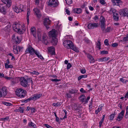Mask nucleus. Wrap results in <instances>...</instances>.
Returning a JSON list of instances; mask_svg holds the SVG:
<instances>
[{
	"label": "nucleus",
	"mask_w": 128,
	"mask_h": 128,
	"mask_svg": "<svg viewBox=\"0 0 128 128\" xmlns=\"http://www.w3.org/2000/svg\"><path fill=\"white\" fill-rule=\"evenodd\" d=\"M14 30L18 33L20 34L22 33V26L20 24L17 23L13 25Z\"/></svg>",
	"instance_id": "obj_2"
},
{
	"label": "nucleus",
	"mask_w": 128,
	"mask_h": 128,
	"mask_svg": "<svg viewBox=\"0 0 128 128\" xmlns=\"http://www.w3.org/2000/svg\"><path fill=\"white\" fill-rule=\"evenodd\" d=\"M112 2L114 5L118 6H119L122 2L121 0H112Z\"/></svg>",
	"instance_id": "obj_19"
},
{
	"label": "nucleus",
	"mask_w": 128,
	"mask_h": 128,
	"mask_svg": "<svg viewBox=\"0 0 128 128\" xmlns=\"http://www.w3.org/2000/svg\"><path fill=\"white\" fill-rule=\"evenodd\" d=\"M2 2L6 4V6L9 8L11 5L12 2L11 0H1Z\"/></svg>",
	"instance_id": "obj_17"
},
{
	"label": "nucleus",
	"mask_w": 128,
	"mask_h": 128,
	"mask_svg": "<svg viewBox=\"0 0 128 128\" xmlns=\"http://www.w3.org/2000/svg\"><path fill=\"white\" fill-rule=\"evenodd\" d=\"M26 92V90H24L22 88H18L16 91V95L18 96L21 98H24Z\"/></svg>",
	"instance_id": "obj_1"
},
{
	"label": "nucleus",
	"mask_w": 128,
	"mask_h": 128,
	"mask_svg": "<svg viewBox=\"0 0 128 128\" xmlns=\"http://www.w3.org/2000/svg\"><path fill=\"white\" fill-rule=\"evenodd\" d=\"M68 92L69 93L71 94H74L76 93L77 91L75 90L71 89V90H69Z\"/></svg>",
	"instance_id": "obj_37"
},
{
	"label": "nucleus",
	"mask_w": 128,
	"mask_h": 128,
	"mask_svg": "<svg viewBox=\"0 0 128 128\" xmlns=\"http://www.w3.org/2000/svg\"><path fill=\"white\" fill-rule=\"evenodd\" d=\"M31 73L33 74H35L36 75H38L39 74V73L38 72H36L35 71H33L31 72Z\"/></svg>",
	"instance_id": "obj_52"
},
{
	"label": "nucleus",
	"mask_w": 128,
	"mask_h": 128,
	"mask_svg": "<svg viewBox=\"0 0 128 128\" xmlns=\"http://www.w3.org/2000/svg\"><path fill=\"white\" fill-rule=\"evenodd\" d=\"M19 111L20 113H23L24 112V110L23 108L22 107H20L18 110Z\"/></svg>",
	"instance_id": "obj_48"
},
{
	"label": "nucleus",
	"mask_w": 128,
	"mask_h": 128,
	"mask_svg": "<svg viewBox=\"0 0 128 128\" xmlns=\"http://www.w3.org/2000/svg\"><path fill=\"white\" fill-rule=\"evenodd\" d=\"M103 61H106L110 59V58L104 57H103Z\"/></svg>",
	"instance_id": "obj_57"
},
{
	"label": "nucleus",
	"mask_w": 128,
	"mask_h": 128,
	"mask_svg": "<svg viewBox=\"0 0 128 128\" xmlns=\"http://www.w3.org/2000/svg\"><path fill=\"white\" fill-rule=\"evenodd\" d=\"M93 19L96 22H97V20H98L99 19V18L98 16H96Z\"/></svg>",
	"instance_id": "obj_59"
},
{
	"label": "nucleus",
	"mask_w": 128,
	"mask_h": 128,
	"mask_svg": "<svg viewBox=\"0 0 128 128\" xmlns=\"http://www.w3.org/2000/svg\"><path fill=\"white\" fill-rule=\"evenodd\" d=\"M5 68H13V66L12 65H8L6 64H5Z\"/></svg>",
	"instance_id": "obj_39"
},
{
	"label": "nucleus",
	"mask_w": 128,
	"mask_h": 128,
	"mask_svg": "<svg viewBox=\"0 0 128 128\" xmlns=\"http://www.w3.org/2000/svg\"><path fill=\"white\" fill-rule=\"evenodd\" d=\"M38 7L40 9H42L43 8V6L42 4H38L37 5Z\"/></svg>",
	"instance_id": "obj_56"
},
{
	"label": "nucleus",
	"mask_w": 128,
	"mask_h": 128,
	"mask_svg": "<svg viewBox=\"0 0 128 128\" xmlns=\"http://www.w3.org/2000/svg\"><path fill=\"white\" fill-rule=\"evenodd\" d=\"M32 100L31 96L29 98L26 100L24 101V102L26 103H27V102L30 101V100Z\"/></svg>",
	"instance_id": "obj_45"
},
{
	"label": "nucleus",
	"mask_w": 128,
	"mask_h": 128,
	"mask_svg": "<svg viewBox=\"0 0 128 128\" xmlns=\"http://www.w3.org/2000/svg\"><path fill=\"white\" fill-rule=\"evenodd\" d=\"M125 117L126 118H128V106H127L126 108V112L125 116Z\"/></svg>",
	"instance_id": "obj_49"
},
{
	"label": "nucleus",
	"mask_w": 128,
	"mask_h": 128,
	"mask_svg": "<svg viewBox=\"0 0 128 128\" xmlns=\"http://www.w3.org/2000/svg\"><path fill=\"white\" fill-rule=\"evenodd\" d=\"M108 52L107 51L103 50L101 51L100 52V54H108Z\"/></svg>",
	"instance_id": "obj_44"
},
{
	"label": "nucleus",
	"mask_w": 128,
	"mask_h": 128,
	"mask_svg": "<svg viewBox=\"0 0 128 128\" xmlns=\"http://www.w3.org/2000/svg\"><path fill=\"white\" fill-rule=\"evenodd\" d=\"M30 30L33 36L35 38H36V31L35 28L33 26L31 28Z\"/></svg>",
	"instance_id": "obj_23"
},
{
	"label": "nucleus",
	"mask_w": 128,
	"mask_h": 128,
	"mask_svg": "<svg viewBox=\"0 0 128 128\" xmlns=\"http://www.w3.org/2000/svg\"><path fill=\"white\" fill-rule=\"evenodd\" d=\"M28 126L30 127H32L34 128L36 127V125L32 122H30L29 123Z\"/></svg>",
	"instance_id": "obj_32"
},
{
	"label": "nucleus",
	"mask_w": 128,
	"mask_h": 128,
	"mask_svg": "<svg viewBox=\"0 0 128 128\" xmlns=\"http://www.w3.org/2000/svg\"><path fill=\"white\" fill-rule=\"evenodd\" d=\"M50 22L51 20L48 18H45L44 20V24L47 29H48L49 28L48 26L50 24Z\"/></svg>",
	"instance_id": "obj_11"
},
{
	"label": "nucleus",
	"mask_w": 128,
	"mask_h": 128,
	"mask_svg": "<svg viewBox=\"0 0 128 128\" xmlns=\"http://www.w3.org/2000/svg\"><path fill=\"white\" fill-rule=\"evenodd\" d=\"M33 10L38 17L40 18L41 16L40 11L37 8H34L33 9Z\"/></svg>",
	"instance_id": "obj_20"
},
{
	"label": "nucleus",
	"mask_w": 128,
	"mask_h": 128,
	"mask_svg": "<svg viewBox=\"0 0 128 128\" xmlns=\"http://www.w3.org/2000/svg\"><path fill=\"white\" fill-rule=\"evenodd\" d=\"M115 115V113H114V114H111L109 116L110 119L111 120H113L114 118V116Z\"/></svg>",
	"instance_id": "obj_41"
},
{
	"label": "nucleus",
	"mask_w": 128,
	"mask_h": 128,
	"mask_svg": "<svg viewBox=\"0 0 128 128\" xmlns=\"http://www.w3.org/2000/svg\"><path fill=\"white\" fill-rule=\"evenodd\" d=\"M52 43H53V45L54 46L56 45L57 43L58 40L56 37H55L54 38H52Z\"/></svg>",
	"instance_id": "obj_30"
},
{
	"label": "nucleus",
	"mask_w": 128,
	"mask_h": 128,
	"mask_svg": "<svg viewBox=\"0 0 128 128\" xmlns=\"http://www.w3.org/2000/svg\"><path fill=\"white\" fill-rule=\"evenodd\" d=\"M100 24L101 29L102 31H104L106 28V20L104 17L101 16L100 18Z\"/></svg>",
	"instance_id": "obj_4"
},
{
	"label": "nucleus",
	"mask_w": 128,
	"mask_h": 128,
	"mask_svg": "<svg viewBox=\"0 0 128 128\" xmlns=\"http://www.w3.org/2000/svg\"><path fill=\"white\" fill-rule=\"evenodd\" d=\"M38 51L36 50H35L31 46L28 44L25 52L26 54L29 53L31 55L33 56L34 54H35L36 52H37Z\"/></svg>",
	"instance_id": "obj_3"
},
{
	"label": "nucleus",
	"mask_w": 128,
	"mask_h": 128,
	"mask_svg": "<svg viewBox=\"0 0 128 128\" xmlns=\"http://www.w3.org/2000/svg\"><path fill=\"white\" fill-rule=\"evenodd\" d=\"M42 96V94H36L34 95L33 96L31 97L32 100H34L39 99Z\"/></svg>",
	"instance_id": "obj_21"
},
{
	"label": "nucleus",
	"mask_w": 128,
	"mask_h": 128,
	"mask_svg": "<svg viewBox=\"0 0 128 128\" xmlns=\"http://www.w3.org/2000/svg\"><path fill=\"white\" fill-rule=\"evenodd\" d=\"M111 28L110 27H108L105 30V32H109Z\"/></svg>",
	"instance_id": "obj_62"
},
{
	"label": "nucleus",
	"mask_w": 128,
	"mask_h": 128,
	"mask_svg": "<svg viewBox=\"0 0 128 128\" xmlns=\"http://www.w3.org/2000/svg\"><path fill=\"white\" fill-rule=\"evenodd\" d=\"M87 56L89 60V62L90 63H94L95 62V60L90 54H87Z\"/></svg>",
	"instance_id": "obj_18"
},
{
	"label": "nucleus",
	"mask_w": 128,
	"mask_h": 128,
	"mask_svg": "<svg viewBox=\"0 0 128 128\" xmlns=\"http://www.w3.org/2000/svg\"><path fill=\"white\" fill-rule=\"evenodd\" d=\"M30 10L29 9H27L26 19L27 24L28 25L29 24V16L30 15Z\"/></svg>",
	"instance_id": "obj_24"
},
{
	"label": "nucleus",
	"mask_w": 128,
	"mask_h": 128,
	"mask_svg": "<svg viewBox=\"0 0 128 128\" xmlns=\"http://www.w3.org/2000/svg\"><path fill=\"white\" fill-rule=\"evenodd\" d=\"M59 4V2H57L55 0H50L48 2V6L54 7H57Z\"/></svg>",
	"instance_id": "obj_7"
},
{
	"label": "nucleus",
	"mask_w": 128,
	"mask_h": 128,
	"mask_svg": "<svg viewBox=\"0 0 128 128\" xmlns=\"http://www.w3.org/2000/svg\"><path fill=\"white\" fill-rule=\"evenodd\" d=\"M38 40H41V34L40 32L39 31V30H38Z\"/></svg>",
	"instance_id": "obj_47"
},
{
	"label": "nucleus",
	"mask_w": 128,
	"mask_h": 128,
	"mask_svg": "<svg viewBox=\"0 0 128 128\" xmlns=\"http://www.w3.org/2000/svg\"><path fill=\"white\" fill-rule=\"evenodd\" d=\"M96 46L98 48L99 50L101 48H100L101 44L100 40L98 41V43L96 44Z\"/></svg>",
	"instance_id": "obj_40"
},
{
	"label": "nucleus",
	"mask_w": 128,
	"mask_h": 128,
	"mask_svg": "<svg viewBox=\"0 0 128 128\" xmlns=\"http://www.w3.org/2000/svg\"><path fill=\"white\" fill-rule=\"evenodd\" d=\"M48 53H50L52 55H54L55 54V49L54 48L53 46H50L48 48Z\"/></svg>",
	"instance_id": "obj_14"
},
{
	"label": "nucleus",
	"mask_w": 128,
	"mask_h": 128,
	"mask_svg": "<svg viewBox=\"0 0 128 128\" xmlns=\"http://www.w3.org/2000/svg\"><path fill=\"white\" fill-rule=\"evenodd\" d=\"M113 16V18L114 20L116 21L118 20L119 16L117 13L114 14Z\"/></svg>",
	"instance_id": "obj_26"
},
{
	"label": "nucleus",
	"mask_w": 128,
	"mask_h": 128,
	"mask_svg": "<svg viewBox=\"0 0 128 128\" xmlns=\"http://www.w3.org/2000/svg\"><path fill=\"white\" fill-rule=\"evenodd\" d=\"M47 36L46 34L44 33L43 34L42 36V41L43 43L46 45H47L48 44V42L47 40Z\"/></svg>",
	"instance_id": "obj_16"
},
{
	"label": "nucleus",
	"mask_w": 128,
	"mask_h": 128,
	"mask_svg": "<svg viewBox=\"0 0 128 128\" xmlns=\"http://www.w3.org/2000/svg\"><path fill=\"white\" fill-rule=\"evenodd\" d=\"M100 2L102 5L105 4L106 3V2L104 0H100Z\"/></svg>",
	"instance_id": "obj_54"
},
{
	"label": "nucleus",
	"mask_w": 128,
	"mask_h": 128,
	"mask_svg": "<svg viewBox=\"0 0 128 128\" xmlns=\"http://www.w3.org/2000/svg\"><path fill=\"white\" fill-rule=\"evenodd\" d=\"M98 23H90L88 24V27L90 29H92L97 27L98 26Z\"/></svg>",
	"instance_id": "obj_13"
},
{
	"label": "nucleus",
	"mask_w": 128,
	"mask_h": 128,
	"mask_svg": "<svg viewBox=\"0 0 128 128\" xmlns=\"http://www.w3.org/2000/svg\"><path fill=\"white\" fill-rule=\"evenodd\" d=\"M2 103L3 104L6 106H10L12 105V104L10 103L5 102H3Z\"/></svg>",
	"instance_id": "obj_43"
},
{
	"label": "nucleus",
	"mask_w": 128,
	"mask_h": 128,
	"mask_svg": "<svg viewBox=\"0 0 128 128\" xmlns=\"http://www.w3.org/2000/svg\"><path fill=\"white\" fill-rule=\"evenodd\" d=\"M71 66V65L70 63H68L67 66V70L69 69Z\"/></svg>",
	"instance_id": "obj_61"
},
{
	"label": "nucleus",
	"mask_w": 128,
	"mask_h": 128,
	"mask_svg": "<svg viewBox=\"0 0 128 128\" xmlns=\"http://www.w3.org/2000/svg\"><path fill=\"white\" fill-rule=\"evenodd\" d=\"M74 12L75 13L80 14L82 12V10L80 8H75L73 10Z\"/></svg>",
	"instance_id": "obj_25"
},
{
	"label": "nucleus",
	"mask_w": 128,
	"mask_h": 128,
	"mask_svg": "<svg viewBox=\"0 0 128 128\" xmlns=\"http://www.w3.org/2000/svg\"><path fill=\"white\" fill-rule=\"evenodd\" d=\"M7 94V89L5 87H4L0 90V97L4 96Z\"/></svg>",
	"instance_id": "obj_12"
},
{
	"label": "nucleus",
	"mask_w": 128,
	"mask_h": 128,
	"mask_svg": "<svg viewBox=\"0 0 128 128\" xmlns=\"http://www.w3.org/2000/svg\"><path fill=\"white\" fill-rule=\"evenodd\" d=\"M128 41V34L126 35L123 38L122 40H120L122 42H125Z\"/></svg>",
	"instance_id": "obj_27"
},
{
	"label": "nucleus",
	"mask_w": 128,
	"mask_h": 128,
	"mask_svg": "<svg viewBox=\"0 0 128 128\" xmlns=\"http://www.w3.org/2000/svg\"><path fill=\"white\" fill-rule=\"evenodd\" d=\"M53 105L55 106H60L61 105L60 102H58L56 103H54L53 104Z\"/></svg>",
	"instance_id": "obj_46"
},
{
	"label": "nucleus",
	"mask_w": 128,
	"mask_h": 128,
	"mask_svg": "<svg viewBox=\"0 0 128 128\" xmlns=\"http://www.w3.org/2000/svg\"><path fill=\"white\" fill-rule=\"evenodd\" d=\"M120 14L122 16H127L128 17V9L124 8L120 10Z\"/></svg>",
	"instance_id": "obj_8"
},
{
	"label": "nucleus",
	"mask_w": 128,
	"mask_h": 128,
	"mask_svg": "<svg viewBox=\"0 0 128 128\" xmlns=\"http://www.w3.org/2000/svg\"><path fill=\"white\" fill-rule=\"evenodd\" d=\"M84 40L87 43H89L90 42V40L88 38H85L84 39Z\"/></svg>",
	"instance_id": "obj_55"
},
{
	"label": "nucleus",
	"mask_w": 128,
	"mask_h": 128,
	"mask_svg": "<svg viewBox=\"0 0 128 128\" xmlns=\"http://www.w3.org/2000/svg\"><path fill=\"white\" fill-rule=\"evenodd\" d=\"M15 40L16 41V44H18L20 42V40L18 36H17L16 37V38L15 39Z\"/></svg>",
	"instance_id": "obj_38"
},
{
	"label": "nucleus",
	"mask_w": 128,
	"mask_h": 128,
	"mask_svg": "<svg viewBox=\"0 0 128 128\" xmlns=\"http://www.w3.org/2000/svg\"><path fill=\"white\" fill-rule=\"evenodd\" d=\"M66 1V3L68 4L69 5L70 4H72V0H65Z\"/></svg>",
	"instance_id": "obj_42"
},
{
	"label": "nucleus",
	"mask_w": 128,
	"mask_h": 128,
	"mask_svg": "<svg viewBox=\"0 0 128 128\" xmlns=\"http://www.w3.org/2000/svg\"><path fill=\"white\" fill-rule=\"evenodd\" d=\"M63 45L64 47L68 49L72 48L74 44L70 40H66L63 42Z\"/></svg>",
	"instance_id": "obj_5"
},
{
	"label": "nucleus",
	"mask_w": 128,
	"mask_h": 128,
	"mask_svg": "<svg viewBox=\"0 0 128 128\" xmlns=\"http://www.w3.org/2000/svg\"><path fill=\"white\" fill-rule=\"evenodd\" d=\"M10 81L11 82V84L12 85H13L15 84L16 83V79L13 78H12L11 80Z\"/></svg>",
	"instance_id": "obj_35"
},
{
	"label": "nucleus",
	"mask_w": 128,
	"mask_h": 128,
	"mask_svg": "<svg viewBox=\"0 0 128 128\" xmlns=\"http://www.w3.org/2000/svg\"><path fill=\"white\" fill-rule=\"evenodd\" d=\"M8 6H0V11L4 14H6L7 13V10L8 9Z\"/></svg>",
	"instance_id": "obj_9"
},
{
	"label": "nucleus",
	"mask_w": 128,
	"mask_h": 128,
	"mask_svg": "<svg viewBox=\"0 0 128 128\" xmlns=\"http://www.w3.org/2000/svg\"><path fill=\"white\" fill-rule=\"evenodd\" d=\"M80 71L81 72L82 74H84L86 72V70L84 68L80 70Z\"/></svg>",
	"instance_id": "obj_58"
},
{
	"label": "nucleus",
	"mask_w": 128,
	"mask_h": 128,
	"mask_svg": "<svg viewBox=\"0 0 128 128\" xmlns=\"http://www.w3.org/2000/svg\"><path fill=\"white\" fill-rule=\"evenodd\" d=\"M80 92L83 93L86 92L85 90H84V89L82 88H81L80 89Z\"/></svg>",
	"instance_id": "obj_63"
},
{
	"label": "nucleus",
	"mask_w": 128,
	"mask_h": 128,
	"mask_svg": "<svg viewBox=\"0 0 128 128\" xmlns=\"http://www.w3.org/2000/svg\"><path fill=\"white\" fill-rule=\"evenodd\" d=\"M124 113V111L122 110L118 114L116 120L118 121L121 120L123 117Z\"/></svg>",
	"instance_id": "obj_15"
},
{
	"label": "nucleus",
	"mask_w": 128,
	"mask_h": 128,
	"mask_svg": "<svg viewBox=\"0 0 128 128\" xmlns=\"http://www.w3.org/2000/svg\"><path fill=\"white\" fill-rule=\"evenodd\" d=\"M87 75H82L78 77V80H79L82 78H87Z\"/></svg>",
	"instance_id": "obj_36"
},
{
	"label": "nucleus",
	"mask_w": 128,
	"mask_h": 128,
	"mask_svg": "<svg viewBox=\"0 0 128 128\" xmlns=\"http://www.w3.org/2000/svg\"><path fill=\"white\" fill-rule=\"evenodd\" d=\"M112 46L114 47H116L118 46V44L116 42L113 43L112 44Z\"/></svg>",
	"instance_id": "obj_60"
},
{
	"label": "nucleus",
	"mask_w": 128,
	"mask_h": 128,
	"mask_svg": "<svg viewBox=\"0 0 128 128\" xmlns=\"http://www.w3.org/2000/svg\"><path fill=\"white\" fill-rule=\"evenodd\" d=\"M104 43L106 45L108 46L109 45L108 43V40L107 39H106L104 41Z\"/></svg>",
	"instance_id": "obj_50"
},
{
	"label": "nucleus",
	"mask_w": 128,
	"mask_h": 128,
	"mask_svg": "<svg viewBox=\"0 0 128 128\" xmlns=\"http://www.w3.org/2000/svg\"><path fill=\"white\" fill-rule=\"evenodd\" d=\"M45 126L47 128H53V127L51 126H50L48 124H44Z\"/></svg>",
	"instance_id": "obj_64"
},
{
	"label": "nucleus",
	"mask_w": 128,
	"mask_h": 128,
	"mask_svg": "<svg viewBox=\"0 0 128 128\" xmlns=\"http://www.w3.org/2000/svg\"><path fill=\"white\" fill-rule=\"evenodd\" d=\"M13 8L14 11L17 13L23 11L20 8H18L17 6H14L13 7Z\"/></svg>",
	"instance_id": "obj_22"
},
{
	"label": "nucleus",
	"mask_w": 128,
	"mask_h": 128,
	"mask_svg": "<svg viewBox=\"0 0 128 128\" xmlns=\"http://www.w3.org/2000/svg\"><path fill=\"white\" fill-rule=\"evenodd\" d=\"M28 82H32V78H27V80Z\"/></svg>",
	"instance_id": "obj_53"
},
{
	"label": "nucleus",
	"mask_w": 128,
	"mask_h": 128,
	"mask_svg": "<svg viewBox=\"0 0 128 128\" xmlns=\"http://www.w3.org/2000/svg\"><path fill=\"white\" fill-rule=\"evenodd\" d=\"M35 53V54L37 56V57L40 58L42 60H44V58L40 54L39 52L38 51Z\"/></svg>",
	"instance_id": "obj_28"
},
{
	"label": "nucleus",
	"mask_w": 128,
	"mask_h": 128,
	"mask_svg": "<svg viewBox=\"0 0 128 128\" xmlns=\"http://www.w3.org/2000/svg\"><path fill=\"white\" fill-rule=\"evenodd\" d=\"M109 12L110 14H112L114 15V14L117 13L116 10L113 8H111Z\"/></svg>",
	"instance_id": "obj_31"
},
{
	"label": "nucleus",
	"mask_w": 128,
	"mask_h": 128,
	"mask_svg": "<svg viewBox=\"0 0 128 128\" xmlns=\"http://www.w3.org/2000/svg\"><path fill=\"white\" fill-rule=\"evenodd\" d=\"M57 34L56 31L54 29H52L48 33L49 36L50 37L55 38L56 37V36Z\"/></svg>",
	"instance_id": "obj_10"
},
{
	"label": "nucleus",
	"mask_w": 128,
	"mask_h": 128,
	"mask_svg": "<svg viewBox=\"0 0 128 128\" xmlns=\"http://www.w3.org/2000/svg\"><path fill=\"white\" fill-rule=\"evenodd\" d=\"M13 50L14 54H18L19 52L18 51V48L17 47V46H14Z\"/></svg>",
	"instance_id": "obj_29"
},
{
	"label": "nucleus",
	"mask_w": 128,
	"mask_h": 128,
	"mask_svg": "<svg viewBox=\"0 0 128 128\" xmlns=\"http://www.w3.org/2000/svg\"><path fill=\"white\" fill-rule=\"evenodd\" d=\"M80 99L82 102L84 101V100L86 99V97L84 94H82L80 96Z\"/></svg>",
	"instance_id": "obj_34"
},
{
	"label": "nucleus",
	"mask_w": 128,
	"mask_h": 128,
	"mask_svg": "<svg viewBox=\"0 0 128 128\" xmlns=\"http://www.w3.org/2000/svg\"><path fill=\"white\" fill-rule=\"evenodd\" d=\"M20 82L21 85L24 87H26L28 85L27 80L24 77H22L20 79Z\"/></svg>",
	"instance_id": "obj_6"
},
{
	"label": "nucleus",
	"mask_w": 128,
	"mask_h": 128,
	"mask_svg": "<svg viewBox=\"0 0 128 128\" xmlns=\"http://www.w3.org/2000/svg\"><path fill=\"white\" fill-rule=\"evenodd\" d=\"M72 48H71L70 49L72 50H73L76 52H79L78 48L76 47L74 45H73V46H72Z\"/></svg>",
	"instance_id": "obj_33"
},
{
	"label": "nucleus",
	"mask_w": 128,
	"mask_h": 128,
	"mask_svg": "<svg viewBox=\"0 0 128 128\" xmlns=\"http://www.w3.org/2000/svg\"><path fill=\"white\" fill-rule=\"evenodd\" d=\"M18 48V52H20L22 51L23 47H21L19 46H17Z\"/></svg>",
	"instance_id": "obj_51"
}]
</instances>
